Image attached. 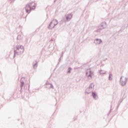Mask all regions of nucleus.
Here are the masks:
<instances>
[{"mask_svg": "<svg viewBox=\"0 0 128 128\" xmlns=\"http://www.w3.org/2000/svg\"><path fill=\"white\" fill-rule=\"evenodd\" d=\"M24 52V48L22 45H18L16 46V50H14V58H16V56H20Z\"/></svg>", "mask_w": 128, "mask_h": 128, "instance_id": "obj_1", "label": "nucleus"}, {"mask_svg": "<svg viewBox=\"0 0 128 128\" xmlns=\"http://www.w3.org/2000/svg\"><path fill=\"white\" fill-rule=\"evenodd\" d=\"M32 4H34V2H31L26 4L24 8L26 14H30V12H32V10L36 8V6H32Z\"/></svg>", "mask_w": 128, "mask_h": 128, "instance_id": "obj_2", "label": "nucleus"}, {"mask_svg": "<svg viewBox=\"0 0 128 128\" xmlns=\"http://www.w3.org/2000/svg\"><path fill=\"white\" fill-rule=\"evenodd\" d=\"M72 14H66L64 16V18H63L62 20V22H70V20H72Z\"/></svg>", "mask_w": 128, "mask_h": 128, "instance_id": "obj_3", "label": "nucleus"}, {"mask_svg": "<svg viewBox=\"0 0 128 128\" xmlns=\"http://www.w3.org/2000/svg\"><path fill=\"white\" fill-rule=\"evenodd\" d=\"M94 83H91L89 87L87 88L86 90V93L88 94H90L92 90H94Z\"/></svg>", "mask_w": 128, "mask_h": 128, "instance_id": "obj_4", "label": "nucleus"}, {"mask_svg": "<svg viewBox=\"0 0 128 128\" xmlns=\"http://www.w3.org/2000/svg\"><path fill=\"white\" fill-rule=\"evenodd\" d=\"M126 82H128V78H124V76H121V78H120V84L122 86H124L126 84Z\"/></svg>", "mask_w": 128, "mask_h": 128, "instance_id": "obj_5", "label": "nucleus"}, {"mask_svg": "<svg viewBox=\"0 0 128 128\" xmlns=\"http://www.w3.org/2000/svg\"><path fill=\"white\" fill-rule=\"evenodd\" d=\"M106 28V22H103L100 24L99 28L97 30L96 32H100V30H104V28Z\"/></svg>", "mask_w": 128, "mask_h": 128, "instance_id": "obj_6", "label": "nucleus"}, {"mask_svg": "<svg viewBox=\"0 0 128 128\" xmlns=\"http://www.w3.org/2000/svg\"><path fill=\"white\" fill-rule=\"evenodd\" d=\"M86 74L88 78H92V76L94 74V72H92L90 69H88Z\"/></svg>", "mask_w": 128, "mask_h": 128, "instance_id": "obj_7", "label": "nucleus"}, {"mask_svg": "<svg viewBox=\"0 0 128 128\" xmlns=\"http://www.w3.org/2000/svg\"><path fill=\"white\" fill-rule=\"evenodd\" d=\"M94 42L95 44H100L101 42H102V39L96 38L94 40Z\"/></svg>", "mask_w": 128, "mask_h": 128, "instance_id": "obj_8", "label": "nucleus"}, {"mask_svg": "<svg viewBox=\"0 0 128 128\" xmlns=\"http://www.w3.org/2000/svg\"><path fill=\"white\" fill-rule=\"evenodd\" d=\"M54 26H56V25H54V23L52 22H51L48 26V28H49V30H52V28H54Z\"/></svg>", "mask_w": 128, "mask_h": 128, "instance_id": "obj_9", "label": "nucleus"}, {"mask_svg": "<svg viewBox=\"0 0 128 128\" xmlns=\"http://www.w3.org/2000/svg\"><path fill=\"white\" fill-rule=\"evenodd\" d=\"M92 96L94 100H98V94L96 92H92Z\"/></svg>", "mask_w": 128, "mask_h": 128, "instance_id": "obj_10", "label": "nucleus"}, {"mask_svg": "<svg viewBox=\"0 0 128 128\" xmlns=\"http://www.w3.org/2000/svg\"><path fill=\"white\" fill-rule=\"evenodd\" d=\"M52 22L54 24V26H56L58 24V20H53Z\"/></svg>", "mask_w": 128, "mask_h": 128, "instance_id": "obj_11", "label": "nucleus"}, {"mask_svg": "<svg viewBox=\"0 0 128 128\" xmlns=\"http://www.w3.org/2000/svg\"><path fill=\"white\" fill-rule=\"evenodd\" d=\"M98 72L100 74H104L106 72L104 70H99Z\"/></svg>", "mask_w": 128, "mask_h": 128, "instance_id": "obj_12", "label": "nucleus"}, {"mask_svg": "<svg viewBox=\"0 0 128 128\" xmlns=\"http://www.w3.org/2000/svg\"><path fill=\"white\" fill-rule=\"evenodd\" d=\"M36 68H38V62H36L35 64H33V68L36 69Z\"/></svg>", "mask_w": 128, "mask_h": 128, "instance_id": "obj_13", "label": "nucleus"}, {"mask_svg": "<svg viewBox=\"0 0 128 128\" xmlns=\"http://www.w3.org/2000/svg\"><path fill=\"white\" fill-rule=\"evenodd\" d=\"M108 80H112V74H109Z\"/></svg>", "mask_w": 128, "mask_h": 128, "instance_id": "obj_14", "label": "nucleus"}, {"mask_svg": "<svg viewBox=\"0 0 128 128\" xmlns=\"http://www.w3.org/2000/svg\"><path fill=\"white\" fill-rule=\"evenodd\" d=\"M20 82H21L20 88H21V90H22V86H24V81H21Z\"/></svg>", "mask_w": 128, "mask_h": 128, "instance_id": "obj_15", "label": "nucleus"}, {"mask_svg": "<svg viewBox=\"0 0 128 128\" xmlns=\"http://www.w3.org/2000/svg\"><path fill=\"white\" fill-rule=\"evenodd\" d=\"M50 87H47L48 88H54V85L52 84H50Z\"/></svg>", "mask_w": 128, "mask_h": 128, "instance_id": "obj_16", "label": "nucleus"}, {"mask_svg": "<svg viewBox=\"0 0 128 128\" xmlns=\"http://www.w3.org/2000/svg\"><path fill=\"white\" fill-rule=\"evenodd\" d=\"M70 70H72V68H68V74H70Z\"/></svg>", "mask_w": 128, "mask_h": 128, "instance_id": "obj_17", "label": "nucleus"}, {"mask_svg": "<svg viewBox=\"0 0 128 128\" xmlns=\"http://www.w3.org/2000/svg\"><path fill=\"white\" fill-rule=\"evenodd\" d=\"M17 39L18 40H22V38H20V35H18V36H17Z\"/></svg>", "mask_w": 128, "mask_h": 128, "instance_id": "obj_18", "label": "nucleus"}, {"mask_svg": "<svg viewBox=\"0 0 128 128\" xmlns=\"http://www.w3.org/2000/svg\"><path fill=\"white\" fill-rule=\"evenodd\" d=\"M46 84L48 85V84H50V83H48V82H46Z\"/></svg>", "mask_w": 128, "mask_h": 128, "instance_id": "obj_19", "label": "nucleus"}, {"mask_svg": "<svg viewBox=\"0 0 128 128\" xmlns=\"http://www.w3.org/2000/svg\"><path fill=\"white\" fill-rule=\"evenodd\" d=\"M120 104H118V106H120Z\"/></svg>", "mask_w": 128, "mask_h": 128, "instance_id": "obj_20", "label": "nucleus"}, {"mask_svg": "<svg viewBox=\"0 0 128 128\" xmlns=\"http://www.w3.org/2000/svg\"><path fill=\"white\" fill-rule=\"evenodd\" d=\"M64 55V52H62V56Z\"/></svg>", "mask_w": 128, "mask_h": 128, "instance_id": "obj_21", "label": "nucleus"}, {"mask_svg": "<svg viewBox=\"0 0 128 128\" xmlns=\"http://www.w3.org/2000/svg\"><path fill=\"white\" fill-rule=\"evenodd\" d=\"M54 2H56V0H54Z\"/></svg>", "mask_w": 128, "mask_h": 128, "instance_id": "obj_22", "label": "nucleus"}]
</instances>
